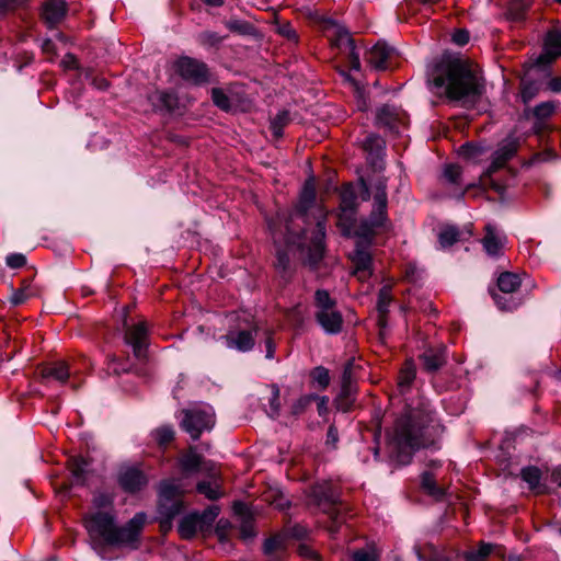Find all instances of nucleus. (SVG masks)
I'll return each mask as SVG.
<instances>
[{
	"label": "nucleus",
	"instance_id": "nucleus-11",
	"mask_svg": "<svg viewBox=\"0 0 561 561\" xmlns=\"http://www.w3.org/2000/svg\"><path fill=\"white\" fill-rule=\"evenodd\" d=\"M520 146V138L515 135H508L505 139H503L499 148L492 154V162L483 172L484 176H491L499 169L504 167V164L511 160L517 152Z\"/></svg>",
	"mask_w": 561,
	"mask_h": 561
},
{
	"label": "nucleus",
	"instance_id": "nucleus-31",
	"mask_svg": "<svg viewBox=\"0 0 561 561\" xmlns=\"http://www.w3.org/2000/svg\"><path fill=\"white\" fill-rule=\"evenodd\" d=\"M421 488L435 500H442L445 494L444 489L437 485L434 476L430 471H424L421 474Z\"/></svg>",
	"mask_w": 561,
	"mask_h": 561
},
{
	"label": "nucleus",
	"instance_id": "nucleus-7",
	"mask_svg": "<svg viewBox=\"0 0 561 561\" xmlns=\"http://www.w3.org/2000/svg\"><path fill=\"white\" fill-rule=\"evenodd\" d=\"M215 425V411L211 405L199 403L183 411L182 428L193 439H198L204 431H210Z\"/></svg>",
	"mask_w": 561,
	"mask_h": 561
},
{
	"label": "nucleus",
	"instance_id": "nucleus-12",
	"mask_svg": "<svg viewBox=\"0 0 561 561\" xmlns=\"http://www.w3.org/2000/svg\"><path fill=\"white\" fill-rule=\"evenodd\" d=\"M331 42L334 46L343 50L347 57L352 70L358 71L360 69L359 54L350 33L342 26L332 24Z\"/></svg>",
	"mask_w": 561,
	"mask_h": 561
},
{
	"label": "nucleus",
	"instance_id": "nucleus-43",
	"mask_svg": "<svg viewBox=\"0 0 561 561\" xmlns=\"http://www.w3.org/2000/svg\"><path fill=\"white\" fill-rule=\"evenodd\" d=\"M310 376L312 382L317 383L320 389H325L330 383L329 370L322 366L313 368Z\"/></svg>",
	"mask_w": 561,
	"mask_h": 561
},
{
	"label": "nucleus",
	"instance_id": "nucleus-41",
	"mask_svg": "<svg viewBox=\"0 0 561 561\" xmlns=\"http://www.w3.org/2000/svg\"><path fill=\"white\" fill-rule=\"evenodd\" d=\"M540 83L529 80L528 78L522 81V100L524 103L530 102L539 92Z\"/></svg>",
	"mask_w": 561,
	"mask_h": 561
},
{
	"label": "nucleus",
	"instance_id": "nucleus-57",
	"mask_svg": "<svg viewBox=\"0 0 561 561\" xmlns=\"http://www.w3.org/2000/svg\"><path fill=\"white\" fill-rule=\"evenodd\" d=\"M232 508L240 520L252 517L248 505L243 502H234Z\"/></svg>",
	"mask_w": 561,
	"mask_h": 561
},
{
	"label": "nucleus",
	"instance_id": "nucleus-28",
	"mask_svg": "<svg viewBox=\"0 0 561 561\" xmlns=\"http://www.w3.org/2000/svg\"><path fill=\"white\" fill-rule=\"evenodd\" d=\"M196 490L199 494H203L205 497L211 501L217 500L222 495L216 472L210 474L209 480L198 482Z\"/></svg>",
	"mask_w": 561,
	"mask_h": 561
},
{
	"label": "nucleus",
	"instance_id": "nucleus-25",
	"mask_svg": "<svg viewBox=\"0 0 561 561\" xmlns=\"http://www.w3.org/2000/svg\"><path fill=\"white\" fill-rule=\"evenodd\" d=\"M561 56V30H553L547 33L545 38V54L538 58V62H545Z\"/></svg>",
	"mask_w": 561,
	"mask_h": 561
},
{
	"label": "nucleus",
	"instance_id": "nucleus-1",
	"mask_svg": "<svg viewBox=\"0 0 561 561\" xmlns=\"http://www.w3.org/2000/svg\"><path fill=\"white\" fill-rule=\"evenodd\" d=\"M440 425L432 411L425 407L407 409L388 433L389 444L396 453V459L402 465L411 461L412 454L420 448L436 449V438Z\"/></svg>",
	"mask_w": 561,
	"mask_h": 561
},
{
	"label": "nucleus",
	"instance_id": "nucleus-39",
	"mask_svg": "<svg viewBox=\"0 0 561 561\" xmlns=\"http://www.w3.org/2000/svg\"><path fill=\"white\" fill-rule=\"evenodd\" d=\"M114 499L110 493L99 492L92 500V512L113 511Z\"/></svg>",
	"mask_w": 561,
	"mask_h": 561
},
{
	"label": "nucleus",
	"instance_id": "nucleus-29",
	"mask_svg": "<svg viewBox=\"0 0 561 561\" xmlns=\"http://www.w3.org/2000/svg\"><path fill=\"white\" fill-rule=\"evenodd\" d=\"M201 517L198 513H193L184 516L179 524V533L182 538L190 539L195 536L198 528H201Z\"/></svg>",
	"mask_w": 561,
	"mask_h": 561
},
{
	"label": "nucleus",
	"instance_id": "nucleus-40",
	"mask_svg": "<svg viewBox=\"0 0 561 561\" xmlns=\"http://www.w3.org/2000/svg\"><path fill=\"white\" fill-rule=\"evenodd\" d=\"M316 400V394H304L299 397L296 401L290 405V413L294 416H299L304 414Z\"/></svg>",
	"mask_w": 561,
	"mask_h": 561
},
{
	"label": "nucleus",
	"instance_id": "nucleus-36",
	"mask_svg": "<svg viewBox=\"0 0 561 561\" xmlns=\"http://www.w3.org/2000/svg\"><path fill=\"white\" fill-rule=\"evenodd\" d=\"M486 152L485 148L479 145L473 144H465L459 148V154L472 162V163H480L482 161V156H484Z\"/></svg>",
	"mask_w": 561,
	"mask_h": 561
},
{
	"label": "nucleus",
	"instance_id": "nucleus-21",
	"mask_svg": "<svg viewBox=\"0 0 561 561\" xmlns=\"http://www.w3.org/2000/svg\"><path fill=\"white\" fill-rule=\"evenodd\" d=\"M311 497L319 506L334 505L339 500V494L331 482L323 481L312 486Z\"/></svg>",
	"mask_w": 561,
	"mask_h": 561
},
{
	"label": "nucleus",
	"instance_id": "nucleus-19",
	"mask_svg": "<svg viewBox=\"0 0 561 561\" xmlns=\"http://www.w3.org/2000/svg\"><path fill=\"white\" fill-rule=\"evenodd\" d=\"M393 54V48L386 43L378 42L367 53V62L377 70H385L389 67L388 60Z\"/></svg>",
	"mask_w": 561,
	"mask_h": 561
},
{
	"label": "nucleus",
	"instance_id": "nucleus-14",
	"mask_svg": "<svg viewBox=\"0 0 561 561\" xmlns=\"http://www.w3.org/2000/svg\"><path fill=\"white\" fill-rule=\"evenodd\" d=\"M387 202L386 183L383 180H379L375 184L374 209L368 219V225L371 229L381 227L385 224Z\"/></svg>",
	"mask_w": 561,
	"mask_h": 561
},
{
	"label": "nucleus",
	"instance_id": "nucleus-16",
	"mask_svg": "<svg viewBox=\"0 0 561 561\" xmlns=\"http://www.w3.org/2000/svg\"><path fill=\"white\" fill-rule=\"evenodd\" d=\"M148 339V325L141 321L127 329L125 340L126 343L133 347L134 355L138 359L146 357L147 342Z\"/></svg>",
	"mask_w": 561,
	"mask_h": 561
},
{
	"label": "nucleus",
	"instance_id": "nucleus-26",
	"mask_svg": "<svg viewBox=\"0 0 561 561\" xmlns=\"http://www.w3.org/2000/svg\"><path fill=\"white\" fill-rule=\"evenodd\" d=\"M180 466L185 474L210 470V466L204 462L202 457L192 449L181 457Z\"/></svg>",
	"mask_w": 561,
	"mask_h": 561
},
{
	"label": "nucleus",
	"instance_id": "nucleus-27",
	"mask_svg": "<svg viewBox=\"0 0 561 561\" xmlns=\"http://www.w3.org/2000/svg\"><path fill=\"white\" fill-rule=\"evenodd\" d=\"M445 352H446L445 347L426 350L421 355V359L424 364L425 369L428 371H435L439 367H442L443 364L445 363V358H446Z\"/></svg>",
	"mask_w": 561,
	"mask_h": 561
},
{
	"label": "nucleus",
	"instance_id": "nucleus-42",
	"mask_svg": "<svg viewBox=\"0 0 561 561\" xmlns=\"http://www.w3.org/2000/svg\"><path fill=\"white\" fill-rule=\"evenodd\" d=\"M556 108L557 104L554 102H542L535 106L533 114L539 122H543L554 113Z\"/></svg>",
	"mask_w": 561,
	"mask_h": 561
},
{
	"label": "nucleus",
	"instance_id": "nucleus-64",
	"mask_svg": "<svg viewBox=\"0 0 561 561\" xmlns=\"http://www.w3.org/2000/svg\"><path fill=\"white\" fill-rule=\"evenodd\" d=\"M317 410L320 416H324L328 413L329 398L327 396H316Z\"/></svg>",
	"mask_w": 561,
	"mask_h": 561
},
{
	"label": "nucleus",
	"instance_id": "nucleus-46",
	"mask_svg": "<svg viewBox=\"0 0 561 561\" xmlns=\"http://www.w3.org/2000/svg\"><path fill=\"white\" fill-rule=\"evenodd\" d=\"M284 538L282 536H275L265 540L263 549L266 556L272 557L274 553L283 550Z\"/></svg>",
	"mask_w": 561,
	"mask_h": 561
},
{
	"label": "nucleus",
	"instance_id": "nucleus-32",
	"mask_svg": "<svg viewBox=\"0 0 561 561\" xmlns=\"http://www.w3.org/2000/svg\"><path fill=\"white\" fill-rule=\"evenodd\" d=\"M150 102L157 110L171 111L176 104V99L173 93L165 91H157L149 96Z\"/></svg>",
	"mask_w": 561,
	"mask_h": 561
},
{
	"label": "nucleus",
	"instance_id": "nucleus-10",
	"mask_svg": "<svg viewBox=\"0 0 561 561\" xmlns=\"http://www.w3.org/2000/svg\"><path fill=\"white\" fill-rule=\"evenodd\" d=\"M257 330V325L251 323L244 328L239 327L237 329H230L227 334L222 335L220 339L224 341L226 347L247 353L255 345Z\"/></svg>",
	"mask_w": 561,
	"mask_h": 561
},
{
	"label": "nucleus",
	"instance_id": "nucleus-8",
	"mask_svg": "<svg viewBox=\"0 0 561 561\" xmlns=\"http://www.w3.org/2000/svg\"><path fill=\"white\" fill-rule=\"evenodd\" d=\"M184 490L175 480H165L159 488V513L167 519H172L182 510L180 500Z\"/></svg>",
	"mask_w": 561,
	"mask_h": 561
},
{
	"label": "nucleus",
	"instance_id": "nucleus-58",
	"mask_svg": "<svg viewBox=\"0 0 561 561\" xmlns=\"http://www.w3.org/2000/svg\"><path fill=\"white\" fill-rule=\"evenodd\" d=\"M275 348L276 344L272 337L271 333H267L265 340H264V351H265V358L267 359H274L275 357Z\"/></svg>",
	"mask_w": 561,
	"mask_h": 561
},
{
	"label": "nucleus",
	"instance_id": "nucleus-48",
	"mask_svg": "<svg viewBox=\"0 0 561 561\" xmlns=\"http://www.w3.org/2000/svg\"><path fill=\"white\" fill-rule=\"evenodd\" d=\"M461 169L456 164H448L444 168L443 178L449 184H459Z\"/></svg>",
	"mask_w": 561,
	"mask_h": 561
},
{
	"label": "nucleus",
	"instance_id": "nucleus-35",
	"mask_svg": "<svg viewBox=\"0 0 561 561\" xmlns=\"http://www.w3.org/2000/svg\"><path fill=\"white\" fill-rule=\"evenodd\" d=\"M392 296H391V288L389 286H383L378 294V300H377V310L379 313V325L385 324V317L389 311V306L391 304Z\"/></svg>",
	"mask_w": 561,
	"mask_h": 561
},
{
	"label": "nucleus",
	"instance_id": "nucleus-56",
	"mask_svg": "<svg viewBox=\"0 0 561 561\" xmlns=\"http://www.w3.org/2000/svg\"><path fill=\"white\" fill-rule=\"evenodd\" d=\"M298 553L302 558L311 560V561H319L320 560V556L318 554V552L316 550H313L310 546L306 545V543L299 545Z\"/></svg>",
	"mask_w": 561,
	"mask_h": 561
},
{
	"label": "nucleus",
	"instance_id": "nucleus-22",
	"mask_svg": "<svg viewBox=\"0 0 561 561\" xmlns=\"http://www.w3.org/2000/svg\"><path fill=\"white\" fill-rule=\"evenodd\" d=\"M363 149L367 153V159L370 163L375 167H380L385 151V140L376 134H369L363 140Z\"/></svg>",
	"mask_w": 561,
	"mask_h": 561
},
{
	"label": "nucleus",
	"instance_id": "nucleus-50",
	"mask_svg": "<svg viewBox=\"0 0 561 561\" xmlns=\"http://www.w3.org/2000/svg\"><path fill=\"white\" fill-rule=\"evenodd\" d=\"M152 435L160 445H164L173 439L174 431L170 426H162L157 428Z\"/></svg>",
	"mask_w": 561,
	"mask_h": 561
},
{
	"label": "nucleus",
	"instance_id": "nucleus-38",
	"mask_svg": "<svg viewBox=\"0 0 561 561\" xmlns=\"http://www.w3.org/2000/svg\"><path fill=\"white\" fill-rule=\"evenodd\" d=\"M415 378V367L412 362H407L399 375L398 386L400 392L403 393L409 389Z\"/></svg>",
	"mask_w": 561,
	"mask_h": 561
},
{
	"label": "nucleus",
	"instance_id": "nucleus-53",
	"mask_svg": "<svg viewBox=\"0 0 561 561\" xmlns=\"http://www.w3.org/2000/svg\"><path fill=\"white\" fill-rule=\"evenodd\" d=\"M279 414V389L273 387L272 397L270 399V411L271 417H276Z\"/></svg>",
	"mask_w": 561,
	"mask_h": 561
},
{
	"label": "nucleus",
	"instance_id": "nucleus-4",
	"mask_svg": "<svg viewBox=\"0 0 561 561\" xmlns=\"http://www.w3.org/2000/svg\"><path fill=\"white\" fill-rule=\"evenodd\" d=\"M146 522L145 513H137L124 526L116 524L113 511L90 512L83 516V526L93 545L136 549Z\"/></svg>",
	"mask_w": 561,
	"mask_h": 561
},
{
	"label": "nucleus",
	"instance_id": "nucleus-52",
	"mask_svg": "<svg viewBox=\"0 0 561 561\" xmlns=\"http://www.w3.org/2000/svg\"><path fill=\"white\" fill-rule=\"evenodd\" d=\"M219 506L217 505H210L202 514H199L201 517V525L203 524H211L216 517L219 515Z\"/></svg>",
	"mask_w": 561,
	"mask_h": 561
},
{
	"label": "nucleus",
	"instance_id": "nucleus-6",
	"mask_svg": "<svg viewBox=\"0 0 561 561\" xmlns=\"http://www.w3.org/2000/svg\"><path fill=\"white\" fill-rule=\"evenodd\" d=\"M317 307L316 319L321 328L329 334H337L342 330L343 318L336 309V301L324 289H318L314 294Z\"/></svg>",
	"mask_w": 561,
	"mask_h": 561
},
{
	"label": "nucleus",
	"instance_id": "nucleus-17",
	"mask_svg": "<svg viewBox=\"0 0 561 561\" xmlns=\"http://www.w3.org/2000/svg\"><path fill=\"white\" fill-rule=\"evenodd\" d=\"M355 270L354 275L359 280H365L371 275V254L367 245L358 243L352 255Z\"/></svg>",
	"mask_w": 561,
	"mask_h": 561
},
{
	"label": "nucleus",
	"instance_id": "nucleus-61",
	"mask_svg": "<svg viewBox=\"0 0 561 561\" xmlns=\"http://www.w3.org/2000/svg\"><path fill=\"white\" fill-rule=\"evenodd\" d=\"M453 42L463 46L469 42V33L466 30H458L453 34Z\"/></svg>",
	"mask_w": 561,
	"mask_h": 561
},
{
	"label": "nucleus",
	"instance_id": "nucleus-5",
	"mask_svg": "<svg viewBox=\"0 0 561 561\" xmlns=\"http://www.w3.org/2000/svg\"><path fill=\"white\" fill-rule=\"evenodd\" d=\"M268 229L271 231L276 250V263L275 266L279 272H287L289 267V255L288 252L297 251L306 260V262L314 266L317 262H310L311 237L309 236V229L305 228L300 233H296L294 229L288 233L284 225L276 222L274 219L267 220Z\"/></svg>",
	"mask_w": 561,
	"mask_h": 561
},
{
	"label": "nucleus",
	"instance_id": "nucleus-51",
	"mask_svg": "<svg viewBox=\"0 0 561 561\" xmlns=\"http://www.w3.org/2000/svg\"><path fill=\"white\" fill-rule=\"evenodd\" d=\"M530 5V0H512L510 4V13L513 19L522 18L523 12Z\"/></svg>",
	"mask_w": 561,
	"mask_h": 561
},
{
	"label": "nucleus",
	"instance_id": "nucleus-49",
	"mask_svg": "<svg viewBox=\"0 0 561 561\" xmlns=\"http://www.w3.org/2000/svg\"><path fill=\"white\" fill-rule=\"evenodd\" d=\"M34 295L33 289L30 286H24L15 291H13L10 301L12 305L18 306L26 301L30 297Z\"/></svg>",
	"mask_w": 561,
	"mask_h": 561
},
{
	"label": "nucleus",
	"instance_id": "nucleus-33",
	"mask_svg": "<svg viewBox=\"0 0 561 561\" xmlns=\"http://www.w3.org/2000/svg\"><path fill=\"white\" fill-rule=\"evenodd\" d=\"M69 368L66 363L59 362L54 364L53 366L45 367L42 370V377L44 379H55L60 382H65L69 377Z\"/></svg>",
	"mask_w": 561,
	"mask_h": 561
},
{
	"label": "nucleus",
	"instance_id": "nucleus-2",
	"mask_svg": "<svg viewBox=\"0 0 561 561\" xmlns=\"http://www.w3.org/2000/svg\"><path fill=\"white\" fill-rule=\"evenodd\" d=\"M427 81L449 100L463 106L473 105L484 91L479 71L460 58L442 57L430 65Z\"/></svg>",
	"mask_w": 561,
	"mask_h": 561
},
{
	"label": "nucleus",
	"instance_id": "nucleus-45",
	"mask_svg": "<svg viewBox=\"0 0 561 561\" xmlns=\"http://www.w3.org/2000/svg\"><path fill=\"white\" fill-rule=\"evenodd\" d=\"M224 41V36L216 32H203L198 35V42L204 47H214Z\"/></svg>",
	"mask_w": 561,
	"mask_h": 561
},
{
	"label": "nucleus",
	"instance_id": "nucleus-13",
	"mask_svg": "<svg viewBox=\"0 0 561 561\" xmlns=\"http://www.w3.org/2000/svg\"><path fill=\"white\" fill-rule=\"evenodd\" d=\"M409 117L407 113L393 105H383L380 107L376 115L377 125L387 128L388 130L400 134L401 129L408 125Z\"/></svg>",
	"mask_w": 561,
	"mask_h": 561
},
{
	"label": "nucleus",
	"instance_id": "nucleus-44",
	"mask_svg": "<svg viewBox=\"0 0 561 561\" xmlns=\"http://www.w3.org/2000/svg\"><path fill=\"white\" fill-rule=\"evenodd\" d=\"M226 26L231 32L242 34V35L251 34L253 31V26L249 22L239 20V19H232V20L227 21Z\"/></svg>",
	"mask_w": 561,
	"mask_h": 561
},
{
	"label": "nucleus",
	"instance_id": "nucleus-60",
	"mask_svg": "<svg viewBox=\"0 0 561 561\" xmlns=\"http://www.w3.org/2000/svg\"><path fill=\"white\" fill-rule=\"evenodd\" d=\"M22 4L20 0H0V18L13 10L16 5Z\"/></svg>",
	"mask_w": 561,
	"mask_h": 561
},
{
	"label": "nucleus",
	"instance_id": "nucleus-24",
	"mask_svg": "<svg viewBox=\"0 0 561 561\" xmlns=\"http://www.w3.org/2000/svg\"><path fill=\"white\" fill-rule=\"evenodd\" d=\"M471 236V231L469 229H458L456 226H445L442 228L438 234V241L442 248H449L454 243L467 240Z\"/></svg>",
	"mask_w": 561,
	"mask_h": 561
},
{
	"label": "nucleus",
	"instance_id": "nucleus-47",
	"mask_svg": "<svg viewBox=\"0 0 561 561\" xmlns=\"http://www.w3.org/2000/svg\"><path fill=\"white\" fill-rule=\"evenodd\" d=\"M211 99H213V102L215 103V105L218 106L219 108H221L224 111L230 110V106H231L230 100H229L228 95L221 89L214 88L211 90Z\"/></svg>",
	"mask_w": 561,
	"mask_h": 561
},
{
	"label": "nucleus",
	"instance_id": "nucleus-9",
	"mask_svg": "<svg viewBox=\"0 0 561 561\" xmlns=\"http://www.w3.org/2000/svg\"><path fill=\"white\" fill-rule=\"evenodd\" d=\"M174 67L183 80L195 85L210 82V72L207 65L198 59L183 56L175 61Z\"/></svg>",
	"mask_w": 561,
	"mask_h": 561
},
{
	"label": "nucleus",
	"instance_id": "nucleus-3",
	"mask_svg": "<svg viewBox=\"0 0 561 561\" xmlns=\"http://www.w3.org/2000/svg\"><path fill=\"white\" fill-rule=\"evenodd\" d=\"M273 219L284 225L288 233L294 229L293 226L296 221H301L308 227L314 225L313 230L310 232L312 244L311 248H309L310 262L313 263L322 259L324 253L327 215L321 208L316 207V186L312 178L305 182L296 209L290 213L286 210L278 211Z\"/></svg>",
	"mask_w": 561,
	"mask_h": 561
},
{
	"label": "nucleus",
	"instance_id": "nucleus-15",
	"mask_svg": "<svg viewBox=\"0 0 561 561\" xmlns=\"http://www.w3.org/2000/svg\"><path fill=\"white\" fill-rule=\"evenodd\" d=\"M493 546L482 542L478 549L466 552L463 556L456 554V560L451 557H446L440 553L434 552L432 558L427 560L417 547H414L416 558L419 561H483L491 552Z\"/></svg>",
	"mask_w": 561,
	"mask_h": 561
},
{
	"label": "nucleus",
	"instance_id": "nucleus-62",
	"mask_svg": "<svg viewBox=\"0 0 561 561\" xmlns=\"http://www.w3.org/2000/svg\"><path fill=\"white\" fill-rule=\"evenodd\" d=\"M278 32L280 35L285 36L286 38L290 41H297L298 35L295 31V28L290 24H284L280 25L278 28Z\"/></svg>",
	"mask_w": 561,
	"mask_h": 561
},
{
	"label": "nucleus",
	"instance_id": "nucleus-20",
	"mask_svg": "<svg viewBox=\"0 0 561 561\" xmlns=\"http://www.w3.org/2000/svg\"><path fill=\"white\" fill-rule=\"evenodd\" d=\"M67 3L65 0H46L43 4L42 18L49 27L58 24L66 15Z\"/></svg>",
	"mask_w": 561,
	"mask_h": 561
},
{
	"label": "nucleus",
	"instance_id": "nucleus-54",
	"mask_svg": "<svg viewBox=\"0 0 561 561\" xmlns=\"http://www.w3.org/2000/svg\"><path fill=\"white\" fill-rule=\"evenodd\" d=\"M5 263L11 268H20L25 265L26 257L22 253H11L7 256Z\"/></svg>",
	"mask_w": 561,
	"mask_h": 561
},
{
	"label": "nucleus",
	"instance_id": "nucleus-34",
	"mask_svg": "<svg viewBox=\"0 0 561 561\" xmlns=\"http://www.w3.org/2000/svg\"><path fill=\"white\" fill-rule=\"evenodd\" d=\"M72 480L76 484H83L89 471V462L82 457H75L70 462Z\"/></svg>",
	"mask_w": 561,
	"mask_h": 561
},
{
	"label": "nucleus",
	"instance_id": "nucleus-18",
	"mask_svg": "<svg viewBox=\"0 0 561 561\" xmlns=\"http://www.w3.org/2000/svg\"><path fill=\"white\" fill-rule=\"evenodd\" d=\"M506 237L494 225L485 226V236L482 239L483 249L488 255L496 257L501 255Z\"/></svg>",
	"mask_w": 561,
	"mask_h": 561
},
{
	"label": "nucleus",
	"instance_id": "nucleus-23",
	"mask_svg": "<svg viewBox=\"0 0 561 561\" xmlns=\"http://www.w3.org/2000/svg\"><path fill=\"white\" fill-rule=\"evenodd\" d=\"M118 481L125 491L136 492L147 483V478L139 469L131 467L121 471Z\"/></svg>",
	"mask_w": 561,
	"mask_h": 561
},
{
	"label": "nucleus",
	"instance_id": "nucleus-63",
	"mask_svg": "<svg viewBox=\"0 0 561 561\" xmlns=\"http://www.w3.org/2000/svg\"><path fill=\"white\" fill-rule=\"evenodd\" d=\"M354 561H376V556L367 550H357L353 553Z\"/></svg>",
	"mask_w": 561,
	"mask_h": 561
},
{
	"label": "nucleus",
	"instance_id": "nucleus-59",
	"mask_svg": "<svg viewBox=\"0 0 561 561\" xmlns=\"http://www.w3.org/2000/svg\"><path fill=\"white\" fill-rule=\"evenodd\" d=\"M241 522V535L242 538L248 539L254 536L252 517L244 518Z\"/></svg>",
	"mask_w": 561,
	"mask_h": 561
},
{
	"label": "nucleus",
	"instance_id": "nucleus-30",
	"mask_svg": "<svg viewBox=\"0 0 561 561\" xmlns=\"http://www.w3.org/2000/svg\"><path fill=\"white\" fill-rule=\"evenodd\" d=\"M522 479L528 484L529 489L536 493H543L546 486L541 483V471L534 466L525 467L520 472Z\"/></svg>",
	"mask_w": 561,
	"mask_h": 561
},
{
	"label": "nucleus",
	"instance_id": "nucleus-55",
	"mask_svg": "<svg viewBox=\"0 0 561 561\" xmlns=\"http://www.w3.org/2000/svg\"><path fill=\"white\" fill-rule=\"evenodd\" d=\"M493 298L501 310H513L517 307V304L512 298L507 299L503 295H494Z\"/></svg>",
	"mask_w": 561,
	"mask_h": 561
},
{
	"label": "nucleus",
	"instance_id": "nucleus-37",
	"mask_svg": "<svg viewBox=\"0 0 561 561\" xmlns=\"http://www.w3.org/2000/svg\"><path fill=\"white\" fill-rule=\"evenodd\" d=\"M520 277L517 274L505 272L497 278V286L504 294L515 291L520 286Z\"/></svg>",
	"mask_w": 561,
	"mask_h": 561
}]
</instances>
